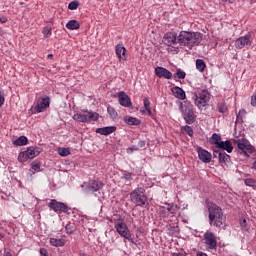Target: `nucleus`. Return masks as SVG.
<instances>
[{"mask_svg":"<svg viewBox=\"0 0 256 256\" xmlns=\"http://www.w3.org/2000/svg\"><path fill=\"white\" fill-rule=\"evenodd\" d=\"M196 256H209V255H207V253H205V252L198 251V252L196 253Z\"/></svg>","mask_w":256,"mask_h":256,"instance_id":"864d4df0","label":"nucleus"},{"mask_svg":"<svg viewBox=\"0 0 256 256\" xmlns=\"http://www.w3.org/2000/svg\"><path fill=\"white\" fill-rule=\"evenodd\" d=\"M217 149H222V151H227V153H233V144L229 140L222 141L218 144Z\"/></svg>","mask_w":256,"mask_h":256,"instance_id":"4be33fe9","label":"nucleus"},{"mask_svg":"<svg viewBox=\"0 0 256 256\" xmlns=\"http://www.w3.org/2000/svg\"><path fill=\"white\" fill-rule=\"evenodd\" d=\"M177 33L175 32H167L163 36V43L168 47H172V45H177Z\"/></svg>","mask_w":256,"mask_h":256,"instance_id":"4468645a","label":"nucleus"},{"mask_svg":"<svg viewBox=\"0 0 256 256\" xmlns=\"http://www.w3.org/2000/svg\"><path fill=\"white\" fill-rule=\"evenodd\" d=\"M43 35H44V37H51V28L45 27L43 29Z\"/></svg>","mask_w":256,"mask_h":256,"instance_id":"37998d69","label":"nucleus"},{"mask_svg":"<svg viewBox=\"0 0 256 256\" xmlns=\"http://www.w3.org/2000/svg\"><path fill=\"white\" fill-rule=\"evenodd\" d=\"M208 213H209V224L211 227H216L217 229H225L226 218L223 215V209L215 203H208Z\"/></svg>","mask_w":256,"mask_h":256,"instance_id":"f257e3e1","label":"nucleus"},{"mask_svg":"<svg viewBox=\"0 0 256 256\" xmlns=\"http://www.w3.org/2000/svg\"><path fill=\"white\" fill-rule=\"evenodd\" d=\"M166 213H167V209H165V207L160 208V215L162 217H165Z\"/></svg>","mask_w":256,"mask_h":256,"instance_id":"3c124183","label":"nucleus"},{"mask_svg":"<svg viewBox=\"0 0 256 256\" xmlns=\"http://www.w3.org/2000/svg\"><path fill=\"white\" fill-rule=\"evenodd\" d=\"M179 109L184 117V121L188 125L195 123V112L193 111V106L190 102H184V104L180 103Z\"/></svg>","mask_w":256,"mask_h":256,"instance_id":"20e7f679","label":"nucleus"},{"mask_svg":"<svg viewBox=\"0 0 256 256\" xmlns=\"http://www.w3.org/2000/svg\"><path fill=\"white\" fill-rule=\"evenodd\" d=\"M130 201L136 207H147L149 205V201L147 195H145V188L137 187L130 193Z\"/></svg>","mask_w":256,"mask_h":256,"instance_id":"7ed1b4c3","label":"nucleus"},{"mask_svg":"<svg viewBox=\"0 0 256 256\" xmlns=\"http://www.w3.org/2000/svg\"><path fill=\"white\" fill-rule=\"evenodd\" d=\"M246 45H251V35L249 34L241 36L235 41L236 49H243Z\"/></svg>","mask_w":256,"mask_h":256,"instance_id":"2eb2a0df","label":"nucleus"},{"mask_svg":"<svg viewBox=\"0 0 256 256\" xmlns=\"http://www.w3.org/2000/svg\"><path fill=\"white\" fill-rule=\"evenodd\" d=\"M49 241L52 247H64L66 243L65 239H62V238H50Z\"/></svg>","mask_w":256,"mask_h":256,"instance_id":"5701e85b","label":"nucleus"},{"mask_svg":"<svg viewBox=\"0 0 256 256\" xmlns=\"http://www.w3.org/2000/svg\"><path fill=\"white\" fill-rule=\"evenodd\" d=\"M58 155L67 157L68 155H71V150H69V148H58Z\"/></svg>","mask_w":256,"mask_h":256,"instance_id":"c756f323","label":"nucleus"},{"mask_svg":"<svg viewBox=\"0 0 256 256\" xmlns=\"http://www.w3.org/2000/svg\"><path fill=\"white\" fill-rule=\"evenodd\" d=\"M103 187V183L99 180H89V182L85 186V191L90 193H97V191H101Z\"/></svg>","mask_w":256,"mask_h":256,"instance_id":"ddd939ff","label":"nucleus"},{"mask_svg":"<svg viewBox=\"0 0 256 256\" xmlns=\"http://www.w3.org/2000/svg\"><path fill=\"white\" fill-rule=\"evenodd\" d=\"M252 169H255V171H256V160L252 164Z\"/></svg>","mask_w":256,"mask_h":256,"instance_id":"6e6d98bb","label":"nucleus"},{"mask_svg":"<svg viewBox=\"0 0 256 256\" xmlns=\"http://www.w3.org/2000/svg\"><path fill=\"white\" fill-rule=\"evenodd\" d=\"M78 8H79V1L77 0H74L68 4V9H70V11H75Z\"/></svg>","mask_w":256,"mask_h":256,"instance_id":"473e14b6","label":"nucleus"},{"mask_svg":"<svg viewBox=\"0 0 256 256\" xmlns=\"http://www.w3.org/2000/svg\"><path fill=\"white\" fill-rule=\"evenodd\" d=\"M185 77H187V74L181 69H178L174 74L175 79H185Z\"/></svg>","mask_w":256,"mask_h":256,"instance_id":"7c9ffc66","label":"nucleus"},{"mask_svg":"<svg viewBox=\"0 0 256 256\" xmlns=\"http://www.w3.org/2000/svg\"><path fill=\"white\" fill-rule=\"evenodd\" d=\"M245 185L247 187H253V189H256V180L253 178H248L244 181Z\"/></svg>","mask_w":256,"mask_h":256,"instance_id":"72a5a7b5","label":"nucleus"},{"mask_svg":"<svg viewBox=\"0 0 256 256\" xmlns=\"http://www.w3.org/2000/svg\"><path fill=\"white\" fill-rule=\"evenodd\" d=\"M115 131H117L116 126H106V127L96 129V133H99L100 135H105V136L111 135V133H115Z\"/></svg>","mask_w":256,"mask_h":256,"instance_id":"412c9836","label":"nucleus"},{"mask_svg":"<svg viewBox=\"0 0 256 256\" xmlns=\"http://www.w3.org/2000/svg\"><path fill=\"white\" fill-rule=\"evenodd\" d=\"M4 256H13V255H11V252H6V253L4 254Z\"/></svg>","mask_w":256,"mask_h":256,"instance_id":"4d7b16f0","label":"nucleus"},{"mask_svg":"<svg viewBox=\"0 0 256 256\" xmlns=\"http://www.w3.org/2000/svg\"><path fill=\"white\" fill-rule=\"evenodd\" d=\"M0 23H7V17L5 16L0 17Z\"/></svg>","mask_w":256,"mask_h":256,"instance_id":"5fc2aeb1","label":"nucleus"},{"mask_svg":"<svg viewBox=\"0 0 256 256\" xmlns=\"http://www.w3.org/2000/svg\"><path fill=\"white\" fill-rule=\"evenodd\" d=\"M173 256H183L181 253L173 254Z\"/></svg>","mask_w":256,"mask_h":256,"instance_id":"13d9d810","label":"nucleus"},{"mask_svg":"<svg viewBox=\"0 0 256 256\" xmlns=\"http://www.w3.org/2000/svg\"><path fill=\"white\" fill-rule=\"evenodd\" d=\"M203 243L207 251H217L218 247V238L215 233L211 231H206L203 235Z\"/></svg>","mask_w":256,"mask_h":256,"instance_id":"423d86ee","label":"nucleus"},{"mask_svg":"<svg viewBox=\"0 0 256 256\" xmlns=\"http://www.w3.org/2000/svg\"><path fill=\"white\" fill-rule=\"evenodd\" d=\"M5 103V92L0 91V107H3Z\"/></svg>","mask_w":256,"mask_h":256,"instance_id":"c03bdc74","label":"nucleus"},{"mask_svg":"<svg viewBox=\"0 0 256 256\" xmlns=\"http://www.w3.org/2000/svg\"><path fill=\"white\" fill-rule=\"evenodd\" d=\"M203 41V34L200 32H188L181 31L177 37V43L181 47H187V49H193V47H197Z\"/></svg>","mask_w":256,"mask_h":256,"instance_id":"f03ea898","label":"nucleus"},{"mask_svg":"<svg viewBox=\"0 0 256 256\" xmlns=\"http://www.w3.org/2000/svg\"><path fill=\"white\" fill-rule=\"evenodd\" d=\"M251 105H252V107H256V94H254L251 97Z\"/></svg>","mask_w":256,"mask_h":256,"instance_id":"09e8293b","label":"nucleus"},{"mask_svg":"<svg viewBox=\"0 0 256 256\" xmlns=\"http://www.w3.org/2000/svg\"><path fill=\"white\" fill-rule=\"evenodd\" d=\"M41 169V164H33L31 167L32 171H39Z\"/></svg>","mask_w":256,"mask_h":256,"instance_id":"49530a36","label":"nucleus"},{"mask_svg":"<svg viewBox=\"0 0 256 256\" xmlns=\"http://www.w3.org/2000/svg\"><path fill=\"white\" fill-rule=\"evenodd\" d=\"M18 161L20 163H25V161H29V157H27V153L24 151V152H20L19 155H18Z\"/></svg>","mask_w":256,"mask_h":256,"instance_id":"2f4dec72","label":"nucleus"},{"mask_svg":"<svg viewBox=\"0 0 256 256\" xmlns=\"http://www.w3.org/2000/svg\"><path fill=\"white\" fill-rule=\"evenodd\" d=\"M3 237H4L3 234L0 233V239H3Z\"/></svg>","mask_w":256,"mask_h":256,"instance_id":"052dcab7","label":"nucleus"},{"mask_svg":"<svg viewBox=\"0 0 256 256\" xmlns=\"http://www.w3.org/2000/svg\"><path fill=\"white\" fill-rule=\"evenodd\" d=\"M53 54H48V59H52Z\"/></svg>","mask_w":256,"mask_h":256,"instance_id":"bf43d9fd","label":"nucleus"},{"mask_svg":"<svg viewBox=\"0 0 256 256\" xmlns=\"http://www.w3.org/2000/svg\"><path fill=\"white\" fill-rule=\"evenodd\" d=\"M50 103H51V99L49 98V96L44 95L38 98L37 104L34 107V111L36 113H43V111H45V109L49 107Z\"/></svg>","mask_w":256,"mask_h":256,"instance_id":"f8f14e48","label":"nucleus"},{"mask_svg":"<svg viewBox=\"0 0 256 256\" xmlns=\"http://www.w3.org/2000/svg\"><path fill=\"white\" fill-rule=\"evenodd\" d=\"M48 207L52 209V211H55V213H68L69 212V206L63 202H58L55 199H51L48 203Z\"/></svg>","mask_w":256,"mask_h":256,"instance_id":"9b49d317","label":"nucleus"},{"mask_svg":"<svg viewBox=\"0 0 256 256\" xmlns=\"http://www.w3.org/2000/svg\"><path fill=\"white\" fill-rule=\"evenodd\" d=\"M207 68V64H205V61L203 59H197L196 60V69L200 73H203L205 69Z\"/></svg>","mask_w":256,"mask_h":256,"instance_id":"c85d7f7f","label":"nucleus"},{"mask_svg":"<svg viewBox=\"0 0 256 256\" xmlns=\"http://www.w3.org/2000/svg\"><path fill=\"white\" fill-rule=\"evenodd\" d=\"M210 143L211 145H215V147H219V145H221L222 141H221V135L214 133L212 134V137L210 139Z\"/></svg>","mask_w":256,"mask_h":256,"instance_id":"a878e982","label":"nucleus"},{"mask_svg":"<svg viewBox=\"0 0 256 256\" xmlns=\"http://www.w3.org/2000/svg\"><path fill=\"white\" fill-rule=\"evenodd\" d=\"M73 119L78 123H91V121H97L99 119V113L83 110L82 113L74 114Z\"/></svg>","mask_w":256,"mask_h":256,"instance_id":"39448f33","label":"nucleus"},{"mask_svg":"<svg viewBox=\"0 0 256 256\" xmlns=\"http://www.w3.org/2000/svg\"><path fill=\"white\" fill-rule=\"evenodd\" d=\"M233 1H235V0H228L229 3H233Z\"/></svg>","mask_w":256,"mask_h":256,"instance_id":"680f3d73","label":"nucleus"},{"mask_svg":"<svg viewBox=\"0 0 256 256\" xmlns=\"http://www.w3.org/2000/svg\"><path fill=\"white\" fill-rule=\"evenodd\" d=\"M107 112L110 115L111 119H117V112L115 111L114 107L109 106L107 108Z\"/></svg>","mask_w":256,"mask_h":256,"instance_id":"f704fd0d","label":"nucleus"},{"mask_svg":"<svg viewBox=\"0 0 256 256\" xmlns=\"http://www.w3.org/2000/svg\"><path fill=\"white\" fill-rule=\"evenodd\" d=\"M81 27V24H79V21L77 20H70L66 24V29H70V31H75Z\"/></svg>","mask_w":256,"mask_h":256,"instance_id":"393cba45","label":"nucleus"},{"mask_svg":"<svg viewBox=\"0 0 256 256\" xmlns=\"http://www.w3.org/2000/svg\"><path fill=\"white\" fill-rule=\"evenodd\" d=\"M124 123H126V125H141V120L135 117L125 116Z\"/></svg>","mask_w":256,"mask_h":256,"instance_id":"b1692460","label":"nucleus"},{"mask_svg":"<svg viewBox=\"0 0 256 256\" xmlns=\"http://www.w3.org/2000/svg\"><path fill=\"white\" fill-rule=\"evenodd\" d=\"M183 131L189 135V137H193V128L189 125L184 126Z\"/></svg>","mask_w":256,"mask_h":256,"instance_id":"a19ab883","label":"nucleus"},{"mask_svg":"<svg viewBox=\"0 0 256 256\" xmlns=\"http://www.w3.org/2000/svg\"><path fill=\"white\" fill-rule=\"evenodd\" d=\"M236 143L238 147V153H240V155H244V157H249V155L253 153V146H251L249 142L245 140H237Z\"/></svg>","mask_w":256,"mask_h":256,"instance_id":"9d476101","label":"nucleus"},{"mask_svg":"<svg viewBox=\"0 0 256 256\" xmlns=\"http://www.w3.org/2000/svg\"><path fill=\"white\" fill-rule=\"evenodd\" d=\"M118 101L122 107H131L132 105L131 98L123 91L118 93Z\"/></svg>","mask_w":256,"mask_h":256,"instance_id":"6ab92c4d","label":"nucleus"},{"mask_svg":"<svg viewBox=\"0 0 256 256\" xmlns=\"http://www.w3.org/2000/svg\"><path fill=\"white\" fill-rule=\"evenodd\" d=\"M145 145H146L145 140H140V141L138 142L137 147H138V149H143V147H145Z\"/></svg>","mask_w":256,"mask_h":256,"instance_id":"a18cd8bd","label":"nucleus"},{"mask_svg":"<svg viewBox=\"0 0 256 256\" xmlns=\"http://www.w3.org/2000/svg\"><path fill=\"white\" fill-rule=\"evenodd\" d=\"M209 99H211V94L207 90H202L198 95L194 96L195 105H197L198 109L206 107Z\"/></svg>","mask_w":256,"mask_h":256,"instance_id":"0eeeda50","label":"nucleus"},{"mask_svg":"<svg viewBox=\"0 0 256 256\" xmlns=\"http://www.w3.org/2000/svg\"><path fill=\"white\" fill-rule=\"evenodd\" d=\"M40 255L41 256H49V252H47V249L40 248Z\"/></svg>","mask_w":256,"mask_h":256,"instance_id":"de8ad7c7","label":"nucleus"},{"mask_svg":"<svg viewBox=\"0 0 256 256\" xmlns=\"http://www.w3.org/2000/svg\"><path fill=\"white\" fill-rule=\"evenodd\" d=\"M27 143H29V140L27 139V137L20 136L18 139H16L13 142V145H15L16 147H23V145H27Z\"/></svg>","mask_w":256,"mask_h":256,"instance_id":"bb28decb","label":"nucleus"},{"mask_svg":"<svg viewBox=\"0 0 256 256\" xmlns=\"http://www.w3.org/2000/svg\"><path fill=\"white\" fill-rule=\"evenodd\" d=\"M213 157L214 159H218L221 167H229L231 165V156L225 153V151L214 150Z\"/></svg>","mask_w":256,"mask_h":256,"instance_id":"1a4fd4ad","label":"nucleus"},{"mask_svg":"<svg viewBox=\"0 0 256 256\" xmlns=\"http://www.w3.org/2000/svg\"><path fill=\"white\" fill-rule=\"evenodd\" d=\"M155 75L156 77H159V79H161L162 77H164V79H171V77H173V74L171 73V71L163 67H156Z\"/></svg>","mask_w":256,"mask_h":256,"instance_id":"a211bd4d","label":"nucleus"},{"mask_svg":"<svg viewBox=\"0 0 256 256\" xmlns=\"http://www.w3.org/2000/svg\"><path fill=\"white\" fill-rule=\"evenodd\" d=\"M25 153H26L28 159H35V157H37V155H39V151H36L34 147L27 148Z\"/></svg>","mask_w":256,"mask_h":256,"instance_id":"cd10ccee","label":"nucleus"},{"mask_svg":"<svg viewBox=\"0 0 256 256\" xmlns=\"http://www.w3.org/2000/svg\"><path fill=\"white\" fill-rule=\"evenodd\" d=\"M81 187L83 188V187H85V185H82Z\"/></svg>","mask_w":256,"mask_h":256,"instance_id":"e2e57ef3","label":"nucleus"},{"mask_svg":"<svg viewBox=\"0 0 256 256\" xmlns=\"http://www.w3.org/2000/svg\"><path fill=\"white\" fill-rule=\"evenodd\" d=\"M65 231H66L67 235H71L75 231V227L73 226V224L68 223L65 226Z\"/></svg>","mask_w":256,"mask_h":256,"instance_id":"4c0bfd02","label":"nucleus"},{"mask_svg":"<svg viewBox=\"0 0 256 256\" xmlns=\"http://www.w3.org/2000/svg\"><path fill=\"white\" fill-rule=\"evenodd\" d=\"M240 225H241V227H243V228L247 227V220H246V219L241 220V221H240Z\"/></svg>","mask_w":256,"mask_h":256,"instance_id":"603ef678","label":"nucleus"},{"mask_svg":"<svg viewBox=\"0 0 256 256\" xmlns=\"http://www.w3.org/2000/svg\"><path fill=\"white\" fill-rule=\"evenodd\" d=\"M172 95L176 97V99H179L180 101H185L186 94L185 90L179 86H175L171 89Z\"/></svg>","mask_w":256,"mask_h":256,"instance_id":"aec40b11","label":"nucleus"},{"mask_svg":"<svg viewBox=\"0 0 256 256\" xmlns=\"http://www.w3.org/2000/svg\"><path fill=\"white\" fill-rule=\"evenodd\" d=\"M114 229H116L117 233H119L124 239L131 241V231L123 220L115 221Z\"/></svg>","mask_w":256,"mask_h":256,"instance_id":"6e6552de","label":"nucleus"},{"mask_svg":"<svg viewBox=\"0 0 256 256\" xmlns=\"http://www.w3.org/2000/svg\"><path fill=\"white\" fill-rule=\"evenodd\" d=\"M197 153H198V157H199L200 161H202L203 163H211L212 155H211V153H209V151H207L201 147H198Z\"/></svg>","mask_w":256,"mask_h":256,"instance_id":"dca6fc26","label":"nucleus"},{"mask_svg":"<svg viewBox=\"0 0 256 256\" xmlns=\"http://www.w3.org/2000/svg\"><path fill=\"white\" fill-rule=\"evenodd\" d=\"M144 107H145L148 115H151V102L149 101V98L144 99Z\"/></svg>","mask_w":256,"mask_h":256,"instance_id":"e433bc0d","label":"nucleus"},{"mask_svg":"<svg viewBox=\"0 0 256 256\" xmlns=\"http://www.w3.org/2000/svg\"><path fill=\"white\" fill-rule=\"evenodd\" d=\"M128 153L129 151H131V153H133V151H139V147L138 146H132L130 148L127 149Z\"/></svg>","mask_w":256,"mask_h":256,"instance_id":"8fccbe9b","label":"nucleus"},{"mask_svg":"<svg viewBox=\"0 0 256 256\" xmlns=\"http://www.w3.org/2000/svg\"><path fill=\"white\" fill-rule=\"evenodd\" d=\"M122 179H125V181H131V179H133V173L124 172Z\"/></svg>","mask_w":256,"mask_h":256,"instance_id":"79ce46f5","label":"nucleus"},{"mask_svg":"<svg viewBox=\"0 0 256 256\" xmlns=\"http://www.w3.org/2000/svg\"><path fill=\"white\" fill-rule=\"evenodd\" d=\"M166 211L167 213H170V215H177V206L169 204Z\"/></svg>","mask_w":256,"mask_h":256,"instance_id":"c9c22d12","label":"nucleus"},{"mask_svg":"<svg viewBox=\"0 0 256 256\" xmlns=\"http://www.w3.org/2000/svg\"><path fill=\"white\" fill-rule=\"evenodd\" d=\"M217 109L219 113H227V105H225L224 103H218Z\"/></svg>","mask_w":256,"mask_h":256,"instance_id":"58836bf2","label":"nucleus"},{"mask_svg":"<svg viewBox=\"0 0 256 256\" xmlns=\"http://www.w3.org/2000/svg\"><path fill=\"white\" fill-rule=\"evenodd\" d=\"M115 53L120 61H127V49L123 44H117L115 46Z\"/></svg>","mask_w":256,"mask_h":256,"instance_id":"f3484780","label":"nucleus"},{"mask_svg":"<svg viewBox=\"0 0 256 256\" xmlns=\"http://www.w3.org/2000/svg\"><path fill=\"white\" fill-rule=\"evenodd\" d=\"M245 115H247V111H245V109L240 110L236 120L243 122V117H245Z\"/></svg>","mask_w":256,"mask_h":256,"instance_id":"ea45409f","label":"nucleus"}]
</instances>
